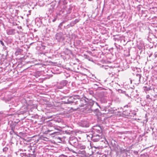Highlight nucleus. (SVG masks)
<instances>
[{
  "instance_id": "4be33fe9",
  "label": "nucleus",
  "mask_w": 157,
  "mask_h": 157,
  "mask_svg": "<svg viewBox=\"0 0 157 157\" xmlns=\"http://www.w3.org/2000/svg\"><path fill=\"white\" fill-rule=\"evenodd\" d=\"M119 92L120 93H121L123 94H126V92L124 91H123L122 90H119Z\"/></svg>"
},
{
  "instance_id": "f8f14e48",
  "label": "nucleus",
  "mask_w": 157,
  "mask_h": 157,
  "mask_svg": "<svg viewBox=\"0 0 157 157\" xmlns=\"http://www.w3.org/2000/svg\"><path fill=\"white\" fill-rule=\"evenodd\" d=\"M75 147L81 150H83L86 148V146L82 144H79L78 143V145H77V146H76Z\"/></svg>"
},
{
  "instance_id": "72a5a7b5",
  "label": "nucleus",
  "mask_w": 157,
  "mask_h": 157,
  "mask_svg": "<svg viewBox=\"0 0 157 157\" xmlns=\"http://www.w3.org/2000/svg\"><path fill=\"white\" fill-rule=\"evenodd\" d=\"M96 104L98 105V103H97V102H96Z\"/></svg>"
},
{
  "instance_id": "9d476101",
  "label": "nucleus",
  "mask_w": 157,
  "mask_h": 157,
  "mask_svg": "<svg viewBox=\"0 0 157 157\" xmlns=\"http://www.w3.org/2000/svg\"><path fill=\"white\" fill-rule=\"evenodd\" d=\"M56 39L58 41H60L61 40L64 39L63 34V33L61 32L57 33L56 35Z\"/></svg>"
},
{
  "instance_id": "f03ea898",
  "label": "nucleus",
  "mask_w": 157,
  "mask_h": 157,
  "mask_svg": "<svg viewBox=\"0 0 157 157\" xmlns=\"http://www.w3.org/2000/svg\"><path fill=\"white\" fill-rule=\"evenodd\" d=\"M94 101L91 100H89L88 102L86 104V106L85 107L87 113H90L92 112V109L91 107L94 104Z\"/></svg>"
},
{
  "instance_id": "bb28decb",
  "label": "nucleus",
  "mask_w": 157,
  "mask_h": 157,
  "mask_svg": "<svg viewBox=\"0 0 157 157\" xmlns=\"http://www.w3.org/2000/svg\"><path fill=\"white\" fill-rule=\"evenodd\" d=\"M134 153H135L136 154H137L138 153V152L137 151H134Z\"/></svg>"
},
{
  "instance_id": "393cba45",
  "label": "nucleus",
  "mask_w": 157,
  "mask_h": 157,
  "mask_svg": "<svg viewBox=\"0 0 157 157\" xmlns=\"http://www.w3.org/2000/svg\"><path fill=\"white\" fill-rule=\"evenodd\" d=\"M27 148L30 149L31 150H32V148H31L30 145H28L27 146Z\"/></svg>"
},
{
  "instance_id": "423d86ee",
  "label": "nucleus",
  "mask_w": 157,
  "mask_h": 157,
  "mask_svg": "<svg viewBox=\"0 0 157 157\" xmlns=\"http://www.w3.org/2000/svg\"><path fill=\"white\" fill-rule=\"evenodd\" d=\"M78 97L76 96L71 97L68 99L67 101H65L64 102L66 104H71L74 103L76 104V101L77 100Z\"/></svg>"
},
{
  "instance_id": "7c9ffc66",
  "label": "nucleus",
  "mask_w": 157,
  "mask_h": 157,
  "mask_svg": "<svg viewBox=\"0 0 157 157\" xmlns=\"http://www.w3.org/2000/svg\"><path fill=\"white\" fill-rule=\"evenodd\" d=\"M56 20V18H54L53 20H52V21L53 22H55Z\"/></svg>"
},
{
  "instance_id": "f257e3e1",
  "label": "nucleus",
  "mask_w": 157,
  "mask_h": 157,
  "mask_svg": "<svg viewBox=\"0 0 157 157\" xmlns=\"http://www.w3.org/2000/svg\"><path fill=\"white\" fill-rule=\"evenodd\" d=\"M88 99L86 98H82L81 99H77L76 101V105H78L79 107H83L84 105H86L88 102Z\"/></svg>"
},
{
  "instance_id": "4c0bfd02",
  "label": "nucleus",
  "mask_w": 157,
  "mask_h": 157,
  "mask_svg": "<svg viewBox=\"0 0 157 157\" xmlns=\"http://www.w3.org/2000/svg\"><path fill=\"white\" fill-rule=\"evenodd\" d=\"M59 139H60V137L59 138Z\"/></svg>"
},
{
  "instance_id": "2eb2a0df",
  "label": "nucleus",
  "mask_w": 157,
  "mask_h": 157,
  "mask_svg": "<svg viewBox=\"0 0 157 157\" xmlns=\"http://www.w3.org/2000/svg\"><path fill=\"white\" fill-rule=\"evenodd\" d=\"M35 151L34 149L33 151V154H29L30 155L29 156L30 157H36V154H35Z\"/></svg>"
},
{
  "instance_id": "20e7f679",
  "label": "nucleus",
  "mask_w": 157,
  "mask_h": 157,
  "mask_svg": "<svg viewBox=\"0 0 157 157\" xmlns=\"http://www.w3.org/2000/svg\"><path fill=\"white\" fill-rule=\"evenodd\" d=\"M69 143L71 145L75 147L76 146H77L78 142L76 138L72 137L70 138L69 140Z\"/></svg>"
},
{
  "instance_id": "f3484780",
  "label": "nucleus",
  "mask_w": 157,
  "mask_h": 157,
  "mask_svg": "<svg viewBox=\"0 0 157 157\" xmlns=\"http://www.w3.org/2000/svg\"><path fill=\"white\" fill-rule=\"evenodd\" d=\"M92 111H93L94 113L96 115H98L99 113V110L98 109H94V110H92Z\"/></svg>"
},
{
  "instance_id": "ddd939ff",
  "label": "nucleus",
  "mask_w": 157,
  "mask_h": 157,
  "mask_svg": "<svg viewBox=\"0 0 157 157\" xmlns=\"http://www.w3.org/2000/svg\"><path fill=\"white\" fill-rule=\"evenodd\" d=\"M15 29H9L6 30V33L8 35H12L15 33Z\"/></svg>"
},
{
  "instance_id": "cd10ccee",
  "label": "nucleus",
  "mask_w": 157,
  "mask_h": 157,
  "mask_svg": "<svg viewBox=\"0 0 157 157\" xmlns=\"http://www.w3.org/2000/svg\"><path fill=\"white\" fill-rule=\"evenodd\" d=\"M89 144L90 146V148H92V146H91V143L90 142Z\"/></svg>"
},
{
  "instance_id": "2f4dec72",
  "label": "nucleus",
  "mask_w": 157,
  "mask_h": 157,
  "mask_svg": "<svg viewBox=\"0 0 157 157\" xmlns=\"http://www.w3.org/2000/svg\"><path fill=\"white\" fill-rule=\"evenodd\" d=\"M26 111H21V112H22V113H24Z\"/></svg>"
},
{
  "instance_id": "58836bf2",
  "label": "nucleus",
  "mask_w": 157,
  "mask_h": 157,
  "mask_svg": "<svg viewBox=\"0 0 157 157\" xmlns=\"http://www.w3.org/2000/svg\"><path fill=\"white\" fill-rule=\"evenodd\" d=\"M117 110V109H115V110Z\"/></svg>"
},
{
  "instance_id": "473e14b6",
  "label": "nucleus",
  "mask_w": 157,
  "mask_h": 157,
  "mask_svg": "<svg viewBox=\"0 0 157 157\" xmlns=\"http://www.w3.org/2000/svg\"><path fill=\"white\" fill-rule=\"evenodd\" d=\"M52 117V116H50V117H48V118H51V117Z\"/></svg>"
},
{
  "instance_id": "0eeeda50",
  "label": "nucleus",
  "mask_w": 157,
  "mask_h": 157,
  "mask_svg": "<svg viewBox=\"0 0 157 157\" xmlns=\"http://www.w3.org/2000/svg\"><path fill=\"white\" fill-rule=\"evenodd\" d=\"M67 84V81L65 80H62L57 84V87L58 89H60L62 88L63 87L66 86Z\"/></svg>"
},
{
  "instance_id": "c756f323",
  "label": "nucleus",
  "mask_w": 157,
  "mask_h": 157,
  "mask_svg": "<svg viewBox=\"0 0 157 157\" xmlns=\"http://www.w3.org/2000/svg\"><path fill=\"white\" fill-rule=\"evenodd\" d=\"M101 157H107L106 155H102Z\"/></svg>"
},
{
  "instance_id": "a878e982",
  "label": "nucleus",
  "mask_w": 157,
  "mask_h": 157,
  "mask_svg": "<svg viewBox=\"0 0 157 157\" xmlns=\"http://www.w3.org/2000/svg\"><path fill=\"white\" fill-rule=\"evenodd\" d=\"M60 157H66L67 156H66L64 155H62L60 156Z\"/></svg>"
},
{
  "instance_id": "dca6fc26",
  "label": "nucleus",
  "mask_w": 157,
  "mask_h": 157,
  "mask_svg": "<svg viewBox=\"0 0 157 157\" xmlns=\"http://www.w3.org/2000/svg\"><path fill=\"white\" fill-rule=\"evenodd\" d=\"M84 56H85V58L88 59L89 61H92V58L90 57L89 56L85 54H84Z\"/></svg>"
},
{
  "instance_id": "1a4fd4ad",
  "label": "nucleus",
  "mask_w": 157,
  "mask_h": 157,
  "mask_svg": "<svg viewBox=\"0 0 157 157\" xmlns=\"http://www.w3.org/2000/svg\"><path fill=\"white\" fill-rule=\"evenodd\" d=\"M93 129L94 130V133L97 132L98 134H101V129L99 125H96L93 127Z\"/></svg>"
},
{
  "instance_id": "6e6552de",
  "label": "nucleus",
  "mask_w": 157,
  "mask_h": 157,
  "mask_svg": "<svg viewBox=\"0 0 157 157\" xmlns=\"http://www.w3.org/2000/svg\"><path fill=\"white\" fill-rule=\"evenodd\" d=\"M78 124L83 127H89V123L86 121H81Z\"/></svg>"
},
{
  "instance_id": "b1692460",
  "label": "nucleus",
  "mask_w": 157,
  "mask_h": 157,
  "mask_svg": "<svg viewBox=\"0 0 157 157\" xmlns=\"http://www.w3.org/2000/svg\"><path fill=\"white\" fill-rule=\"evenodd\" d=\"M136 76L138 77L140 79V78L141 76V75L140 74H136Z\"/></svg>"
},
{
  "instance_id": "5701e85b",
  "label": "nucleus",
  "mask_w": 157,
  "mask_h": 157,
  "mask_svg": "<svg viewBox=\"0 0 157 157\" xmlns=\"http://www.w3.org/2000/svg\"><path fill=\"white\" fill-rule=\"evenodd\" d=\"M79 21V20L78 19H76L74 21H73L74 23H75V24L78 23Z\"/></svg>"
},
{
  "instance_id": "e433bc0d",
  "label": "nucleus",
  "mask_w": 157,
  "mask_h": 157,
  "mask_svg": "<svg viewBox=\"0 0 157 157\" xmlns=\"http://www.w3.org/2000/svg\"><path fill=\"white\" fill-rule=\"evenodd\" d=\"M105 69H108V68H105Z\"/></svg>"
},
{
  "instance_id": "4468645a",
  "label": "nucleus",
  "mask_w": 157,
  "mask_h": 157,
  "mask_svg": "<svg viewBox=\"0 0 157 157\" xmlns=\"http://www.w3.org/2000/svg\"><path fill=\"white\" fill-rule=\"evenodd\" d=\"M100 102L102 103H105L107 102V100L104 98H101L100 99Z\"/></svg>"
},
{
  "instance_id": "aec40b11",
  "label": "nucleus",
  "mask_w": 157,
  "mask_h": 157,
  "mask_svg": "<svg viewBox=\"0 0 157 157\" xmlns=\"http://www.w3.org/2000/svg\"><path fill=\"white\" fill-rule=\"evenodd\" d=\"M65 23V22L64 21H63L62 22H61L59 24V25L58 26V27L59 28H61V27L63 26V23Z\"/></svg>"
},
{
  "instance_id": "412c9836",
  "label": "nucleus",
  "mask_w": 157,
  "mask_h": 157,
  "mask_svg": "<svg viewBox=\"0 0 157 157\" xmlns=\"http://www.w3.org/2000/svg\"><path fill=\"white\" fill-rule=\"evenodd\" d=\"M0 43L1 44H2V46H3V48L4 47H5V46L4 45V43L2 40H0Z\"/></svg>"
},
{
  "instance_id": "6ab92c4d",
  "label": "nucleus",
  "mask_w": 157,
  "mask_h": 157,
  "mask_svg": "<svg viewBox=\"0 0 157 157\" xmlns=\"http://www.w3.org/2000/svg\"><path fill=\"white\" fill-rule=\"evenodd\" d=\"M144 90L146 91H149L151 90V88L149 87H147V86L144 87Z\"/></svg>"
},
{
  "instance_id": "7ed1b4c3",
  "label": "nucleus",
  "mask_w": 157,
  "mask_h": 157,
  "mask_svg": "<svg viewBox=\"0 0 157 157\" xmlns=\"http://www.w3.org/2000/svg\"><path fill=\"white\" fill-rule=\"evenodd\" d=\"M101 134H96L94 133L92 135H90V136H87L91 138V140L94 142L98 141L101 138Z\"/></svg>"
},
{
  "instance_id": "a211bd4d",
  "label": "nucleus",
  "mask_w": 157,
  "mask_h": 157,
  "mask_svg": "<svg viewBox=\"0 0 157 157\" xmlns=\"http://www.w3.org/2000/svg\"><path fill=\"white\" fill-rule=\"evenodd\" d=\"M75 24V23H74V22L73 21H71L70 24L68 25H67V26L68 27H72Z\"/></svg>"
},
{
  "instance_id": "39448f33",
  "label": "nucleus",
  "mask_w": 157,
  "mask_h": 157,
  "mask_svg": "<svg viewBox=\"0 0 157 157\" xmlns=\"http://www.w3.org/2000/svg\"><path fill=\"white\" fill-rule=\"evenodd\" d=\"M68 150L69 151H72L74 153H75L76 154H81L83 155V157H90L91 155H89L88 154L86 153L84 151H81L80 150L78 151V150H77V151H75L72 149H70L69 148H68Z\"/></svg>"
},
{
  "instance_id": "c9c22d12",
  "label": "nucleus",
  "mask_w": 157,
  "mask_h": 157,
  "mask_svg": "<svg viewBox=\"0 0 157 157\" xmlns=\"http://www.w3.org/2000/svg\"><path fill=\"white\" fill-rule=\"evenodd\" d=\"M29 154H33V153L32 152V153H29Z\"/></svg>"
},
{
  "instance_id": "c85d7f7f",
  "label": "nucleus",
  "mask_w": 157,
  "mask_h": 157,
  "mask_svg": "<svg viewBox=\"0 0 157 157\" xmlns=\"http://www.w3.org/2000/svg\"><path fill=\"white\" fill-rule=\"evenodd\" d=\"M150 97V96L149 95H147L146 96V98H148Z\"/></svg>"
},
{
  "instance_id": "9b49d317",
  "label": "nucleus",
  "mask_w": 157,
  "mask_h": 157,
  "mask_svg": "<svg viewBox=\"0 0 157 157\" xmlns=\"http://www.w3.org/2000/svg\"><path fill=\"white\" fill-rule=\"evenodd\" d=\"M105 112L106 113H113L114 110L112 108H109V107H106L105 108Z\"/></svg>"
},
{
  "instance_id": "f704fd0d",
  "label": "nucleus",
  "mask_w": 157,
  "mask_h": 157,
  "mask_svg": "<svg viewBox=\"0 0 157 157\" xmlns=\"http://www.w3.org/2000/svg\"><path fill=\"white\" fill-rule=\"evenodd\" d=\"M89 1H92V0H88Z\"/></svg>"
},
{
  "instance_id": "ea45409f",
  "label": "nucleus",
  "mask_w": 157,
  "mask_h": 157,
  "mask_svg": "<svg viewBox=\"0 0 157 157\" xmlns=\"http://www.w3.org/2000/svg\"><path fill=\"white\" fill-rule=\"evenodd\" d=\"M5 149V148H4V149H3V150H4V149Z\"/></svg>"
}]
</instances>
